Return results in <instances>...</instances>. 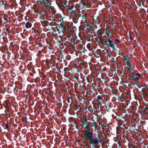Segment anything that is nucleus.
<instances>
[{
    "label": "nucleus",
    "instance_id": "obj_1",
    "mask_svg": "<svg viewBox=\"0 0 148 148\" xmlns=\"http://www.w3.org/2000/svg\"><path fill=\"white\" fill-rule=\"evenodd\" d=\"M89 126H86L85 128L86 130L84 131L85 134L84 136L85 137V139L87 141L89 140V144L94 148H98L99 146L98 145L99 144L102 143L103 141L101 140V138L99 134V130L97 131V134H93L92 132H90Z\"/></svg>",
    "mask_w": 148,
    "mask_h": 148
},
{
    "label": "nucleus",
    "instance_id": "obj_2",
    "mask_svg": "<svg viewBox=\"0 0 148 148\" xmlns=\"http://www.w3.org/2000/svg\"><path fill=\"white\" fill-rule=\"evenodd\" d=\"M69 6V5L68 7H66V8H67V9L71 11L72 14H73L75 15V10H73V8H75L76 10H77L76 7L74 5H71V6L70 7Z\"/></svg>",
    "mask_w": 148,
    "mask_h": 148
},
{
    "label": "nucleus",
    "instance_id": "obj_3",
    "mask_svg": "<svg viewBox=\"0 0 148 148\" xmlns=\"http://www.w3.org/2000/svg\"><path fill=\"white\" fill-rule=\"evenodd\" d=\"M107 41H108V42H109V43L108 44V46L109 45L110 47L114 49L115 50H116L117 49H116L114 48V47L115 46V45H114L112 43V42L113 41V39H107Z\"/></svg>",
    "mask_w": 148,
    "mask_h": 148
},
{
    "label": "nucleus",
    "instance_id": "obj_4",
    "mask_svg": "<svg viewBox=\"0 0 148 148\" xmlns=\"http://www.w3.org/2000/svg\"><path fill=\"white\" fill-rule=\"evenodd\" d=\"M67 3V1H64V2L62 1H60V3L62 5L63 7L64 8H65L66 7L69 5Z\"/></svg>",
    "mask_w": 148,
    "mask_h": 148
},
{
    "label": "nucleus",
    "instance_id": "obj_5",
    "mask_svg": "<svg viewBox=\"0 0 148 148\" xmlns=\"http://www.w3.org/2000/svg\"><path fill=\"white\" fill-rule=\"evenodd\" d=\"M81 123L83 125H85L86 126H90V123H89V122L87 121V118H85L84 119V121H82Z\"/></svg>",
    "mask_w": 148,
    "mask_h": 148
},
{
    "label": "nucleus",
    "instance_id": "obj_6",
    "mask_svg": "<svg viewBox=\"0 0 148 148\" xmlns=\"http://www.w3.org/2000/svg\"><path fill=\"white\" fill-rule=\"evenodd\" d=\"M79 107V106L78 105V103H77L73 104L72 108L75 110H76L78 109Z\"/></svg>",
    "mask_w": 148,
    "mask_h": 148
},
{
    "label": "nucleus",
    "instance_id": "obj_7",
    "mask_svg": "<svg viewBox=\"0 0 148 148\" xmlns=\"http://www.w3.org/2000/svg\"><path fill=\"white\" fill-rule=\"evenodd\" d=\"M58 6L59 7V8L60 10L62 11V12H64V10L63 7L62 5L60 3H57Z\"/></svg>",
    "mask_w": 148,
    "mask_h": 148
},
{
    "label": "nucleus",
    "instance_id": "obj_8",
    "mask_svg": "<svg viewBox=\"0 0 148 148\" xmlns=\"http://www.w3.org/2000/svg\"><path fill=\"white\" fill-rule=\"evenodd\" d=\"M46 3L47 4V5L48 7H50L51 5V1L50 0H45Z\"/></svg>",
    "mask_w": 148,
    "mask_h": 148
},
{
    "label": "nucleus",
    "instance_id": "obj_9",
    "mask_svg": "<svg viewBox=\"0 0 148 148\" xmlns=\"http://www.w3.org/2000/svg\"><path fill=\"white\" fill-rule=\"evenodd\" d=\"M25 26L27 28H30L32 26V24L29 22H27Z\"/></svg>",
    "mask_w": 148,
    "mask_h": 148
},
{
    "label": "nucleus",
    "instance_id": "obj_10",
    "mask_svg": "<svg viewBox=\"0 0 148 148\" xmlns=\"http://www.w3.org/2000/svg\"><path fill=\"white\" fill-rule=\"evenodd\" d=\"M86 26L87 27V28H86V29H82L84 30H87L88 31H90V27L87 24L86 25Z\"/></svg>",
    "mask_w": 148,
    "mask_h": 148
},
{
    "label": "nucleus",
    "instance_id": "obj_11",
    "mask_svg": "<svg viewBox=\"0 0 148 148\" xmlns=\"http://www.w3.org/2000/svg\"><path fill=\"white\" fill-rule=\"evenodd\" d=\"M105 33L106 34V36H109V33H110V29L109 28H108L107 29H106Z\"/></svg>",
    "mask_w": 148,
    "mask_h": 148
},
{
    "label": "nucleus",
    "instance_id": "obj_12",
    "mask_svg": "<svg viewBox=\"0 0 148 148\" xmlns=\"http://www.w3.org/2000/svg\"><path fill=\"white\" fill-rule=\"evenodd\" d=\"M74 119V118L72 117H70L69 119V122L70 123H72L73 122Z\"/></svg>",
    "mask_w": 148,
    "mask_h": 148
},
{
    "label": "nucleus",
    "instance_id": "obj_13",
    "mask_svg": "<svg viewBox=\"0 0 148 148\" xmlns=\"http://www.w3.org/2000/svg\"><path fill=\"white\" fill-rule=\"evenodd\" d=\"M3 128L4 129H8L9 128V126L8 124L6 123L5 125H4L3 126Z\"/></svg>",
    "mask_w": 148,
    "mask_h": 148
},
{
    "label": "nucleus",
    "instance_id": "obj_14",
    "mask_svg": "<svg viewBox=\"0 0 148 148\" xmlns=\"http://www.w3.org/2000/svg\"><path fill=\"white\" fill-rule=\"evenodd\" d=\"M97 38L99 39V41L102 44H103V40L101 37L98 36Z\"/></svg>",
    "mask_w": 148,
    "mask_h": 148
},
{
    "label": "nucleus",
    "instance_id": "obj_15",
    "mask_svg": "<svg viewBox=\"0 0 148 148\" xmlns=\"http://www.w3.org/2000/svg\"><path fill=\"white\" fill-rule=\"evenodd\" d=\"M97 101H98L99 100H102L103 99L102 96H97Z\"/></svg>",
    "mask_w": 148,
    "mask_h": 148
},
{
    "label": "nucleus",
    "instance_id": "obj_16",
    "mask_svg": "<svg viewBox=\"0 0 148 148\" xmlns=\"http://www.w3.org/2000/svg\"><path fill=\"white\" fill-rule=\"evenodd\" d=\"M61 59H64V51L61 52Z\"/></svg>",
    "mask_w": 148,
    "mask_h": 148
},
{
    "label": "nucleus",
    "instance_id": "obj_17",
    "mask_svg": "<svg viewBox=\"0 0 148 148\" xmlns=\"http://www.w3.org/2000/svg\"><path fill=\"white\" fill-rule=\"evenodd\" d=\"M107 42L108 41H107V40L106 41H103V44L106 45L107 47L108 48H109V47L108 46V44L107 43Z\"/></svg>",
    "mask_w": 148,
    "mask_h": 148
},
{
    "label": "nucleus",
    "instance_id": "obj_18",
    "mask_svg": "<svg viewBox=\"0 0 148 148\" xmlns=\"http://www.w3.org/2000/svg\"><path fill=\"white\" fill-rule=\"evenodd\" d=\"M97 32L98 34V35H100L101 36L102 35V32L100 30V29L98 30Z\"/></svg>",
    "mask_w": 148,
    "mask_h": 148
},
{
    "label": "nucleus",
    "instance_id": "obj_19",
    "mask_svg": "<svg viewBox=\"0 0 148 148\" xmlns=\"http://www.w3.org/2000/svg\"><path fill=\"white\" fill-rule=\"evenodd\" d=\"M9 101H10L8 100H6L5 101V102L7 105L8 106H9L10 104Z\"/></svg>",
    "mask_w": 148,
    "mask_h": 148
},
{
    "label": "nucleus",
    "instance_id": "obj_20",
    "mask_svg": "<svg viewBox=\"0 0 148 148\" xmlns=\"http://www.w3.org/2000/svg\"><path fill=\"white\" fill-rule=\"evenodd\" d=\"M41 3H42L41 5H42V6L45 7H48V6L47 5L45 4V3L42 1Z\"/></svg>",
    "mask_w": 148,
    "mask_h": 148
},
{
    "label": "nucleus",
    "instance_id": "obj_21",
    "mask_svg": "<svg viewBox=\"0 0 148 148\" xmlns=\"http://www.w3.org/2000/svg\"><path fill=\"white\" fill-rule=\"evenodd\" d=\"M60 38V41H59L58 42V45H63V43L62 42V38L61 37Z\"/></svg>",
    "mask_w": 148,
    "mask_h": 148
},
{
    "label": "nucleus",
    "instance_id": "obj_22",
    "mask_svg": "<svg viewBox=\"0 0 148 148\" xmlns=\"http://www.w3.org/2000/svg\"><path fill=\"white\" fill-rule=\"evenodd\" d=\"M27 118L26 117H23L22 120L23 122L27 123Z\"/></svg>",
    "mask_w": 148,
    "mask_h": 148
},
{
    "label": "nucleus",
    "instance_id": "obj_23",
    "mask_svg": "<svg viewBox=\"0 0 148 148\" xmlns=\"http://www.w3.org/2000/svg\"><path fill=\"white\" fill-rule=\"evenodd\" d=\"M61 31L62 33H64V32H65L66 31V29L64 26L63 27H62V28H61Z\"/></svg>",
    "mask_w": 148,
    "mask_h": 148
},
{
    "label": "nucleus",
    "instance_id": "obj_24",
    "mask_svg": "<svg viewBox=\"0 0 148 148\" xmlns=\"http://www.w3.org/2000/svg\"><path fill=\"white\" fill-rule=\"evenodd\" d=\"M141 92L142 93H143V95L145 96H147V94H146V92H145V91L144 90H142Z\"/></svg>",
    "mask_w": 148,
    "mask_h": 148
},
{
    "label": "nucleus",
    "instance_id": "obj_25",
    "mask_svg": "<svg viewBox=\"0 0 148 148\" xmlns=\"http://www.w3.org/2000/svg\"><path fill=\"white\" fill-rule=\"evenodd\" d=\"M126 64L128 65H129V66H131V62L129 60H127V62H126Z\"/></svg>",
    "mask_w": 148,
    "mask_h": 148
},
{
    "label": "nucleus",
    "instance_id": "obj_26",
    "mask_svg": "<svg viewBox=\"0 0 148 148\" xmlns=\"http://www.w3.org/2000/svg\"><path fill=\"white\" fill-rule=\"evenodd\" d=\"M70 44L71 45H70V47L73 50H74V51H75L76 50V49H75V46H72V45L70 43Z\"/></svg>",
    "mask_w": 148,
    "mask_h": 148
},
{
    "label": "nucleus",
    "instance_id": "obj_27",
    "mask_svg": "<svg viewBox=\"0 0 148 148\" xmlns=\"http://www.w3.org/2000/svg\"><path fill=\"white\" fill-rule=\"evenodd\" d=\"M128 5L130 6L132 8H134V6L130 2H129V3H128Z\"/></svg>",
    "mask_w": 148,
    "mask_h": 148
},
{
    "label": "nucleus",
    "instance_id": "obj_28",
    "mask_svg": "<svg viewBox=\"0 0 148 148\" xmlns=\"http://www.w3.org/2000/svg\"><path fill=\"white\" fill-rule=\"evenodd\" d=\"M116 141L117 142L118 144L120 145V142L119 141V138H116Z\"/></svg>",
    "mask_w": 148,
    "mask_h": 148
},
{
    "label": "nucleus",
    "instance_id": "obj_29",
    "mask_svg": "<svg viewBox=\"0 0 148 148\" xmlns=\"http://www.w3.org/2000/svg\"><path fill=\"white\" fill-rule=\"evenodd\" d=\"M139 77H134V78L133 79H134V80L135 81L137 82L138 81V80L139 79Z\"/></svg>",
    "mask_w": 148,
    "mask_h": 148
},
{
    "label": "nucleus",
    "instance_id": "obj_30",
    "mask_svg": "<svg viewBox=\"0 0 148 148\" xmlns=\"http://www.w3.org/2000/svg\"><path fill=\"white\" fill-rule=\"evenodd\" d=\"M65 17V16L62 17V16H61L60 17V21L62 22H64V21H63V19Z\"/></svg>",
    "mask_w": 148,
    "mask_h": 148
},
{
    "label": "nucleus",
    "instance_id": "obj_31",
    "mask_svg": "<svg viewBox=\"0 0 148 148\" xmlns=\"http://www.w3.org/2000/svg\"><path fill=\"white\" fill-rule=\"evenodd\" d=\"M106 126V124L105 123H103V125H102V129L103 130H104L105 127Z\"/></svg>",
    "mask_w": 148,
    "mask_h": 148
},
{
    "label": "nucleus",
    "instance_id": "obj_32",
    "mask_svg": "<svg viewBox=\"0 0 148 148\" xmlns=\"http://www.w3.org/2000/svg\"><path fill=\"white\" fill-rule=\"evenodd\" d=\"M93 90H94V92L93 93V94H95V95H97V92L96 90H95L94 88H93Z\"/></svg>",
    "mask_w": 148,
    "mask_h": 148
},
{
    "label": "nucleus",
    "instance_id": "obj_33",
    "mask_svg": "<svg viewBox=\"0 0 148 148\" xmlns=\"http://www.w3.org/2000/svg\"><path fill=\"white\" fill-rule=\"evenodd\" d=\"M81 4H82L83 5V6H84V7H85V6H86V5H85V3L84 2V1L82 0H81Z\"/></svg>",
    "mask_w": 148,
    "mask_h": 148
},
{
    "label": "nucleus",
    "instance_id": "obj_34",
    "mask_svg": "<svg viewBox=\"0 0 148 148\" xmlns=\"http://www.w3.org/2000/svg\"><path fill=\"white\" fill-rule=\"evenodd\" d=\"M64 26L62 25V24H60V25H59V26H58V27L59 28H60L61 29L62 28V27H64Z\"/></svg>",
    "mask_w": 148,
    "mask_h": 148
},
{
    "label": "nucleus",
    "instance_id": "obj_35",
    "mask_svg": "<svg viewBox=\"0 0 148 148\" xmlns=\"http://www.w3.org/2000/svg\"><path fill=\"white\" fill-rule=\"evenodd\" d=\"M92 26L93 27V29L92 31H93L95 29H96L97 28V27L94 24H92Z\"/></svg>",
    "mask_w": 148,
    "mask_h": 148
},
{
    "label": "nucleus",
    "instance_id": "obj_36",
    "mask_svg": "<svg viewBox=\"0 0 148 148\" xmlns=\"http://www.w3.org/2000/svg\"><path fill=\"white\" fill-rule=\"evenodd\" d=\"M97 101L98 103H97V105H98V106L99 107H101V103L99 101Z\"/></svg>",
    "mask_w": 148,
    "mask_h": 148
},
{
    "label": "nucleus",
    "instance_id": "obj_37",
    "mask_svg": "<svg viewBox=\"0 0 148 148\" xmlns=\"http://www.w3.org/2000/svg\"><path fill=\"white\" fill-rule=\"evenodd\" d=\"M128 76L130 77L129 78V80H131L134 78V76L131 77L130 76V75H128Z\"/></svg>",
    "mask_w": 148,
    "mask_h": 148
},
{
    "label": "nucleus",
    "instance_id": "obj_38",
    "mask_svg": "<svg viewBox=\"0 0 148 148\" xmlns=\"http://www.w3.org/2000/svg\"><path fill=\"white\" fill-rule=\"evenodd\" d=\"M77 19L75 18H73V22L75 23H77Z\"/></svg>",
    "mask_w": 148,
    "mask_h": 148
},
{
    "label": "nucleus",
    "instance_id": "obj_39",
    "mask_svg": "<svg viewBox=\"0 0 148 148\" xmlns=\"http://www.w3.org/2000/svg\"><path fill=\"white\" fill-rule=\"evenodd\" d=\"M3 30H5V31H4V33H6V34H7V32H9V29H7V28H6V29H5V28H4L3 29Z\"/></svg>",
    "mask_w": 148,
    "mask_h": 148
},
{
    "label": "nucleus",
    "instance_id": "obj_40",
    "mask_svg": "<svg viewBox=\"0 0 148 148\" xmlns=\"http://www.w3.org/2000/svg\"><path fill=\"white\" fill-rule=\"evenodd\" d=\"M93 126L94 127V128H95V129H97V130H99L98 129V128L97 127V126H96V125L95 124H94L93 125Z\"/></svg>",
    "mask_w": 148,
    "mask_h": 148
},
{
    "label": "nucleus",
    "instance_id": "obj_41",
    "mask_svg": "<svg viewBox=\"0 0 148 148\" xmlns=\"http://www.w3.org/2000/svg\"><path fill=\"white\" fill-rule=\"evenodd\" d=\"M135 74L136 75H137L139 77H140L142 76V75H140V74L138 73H135Z\"/></svg>",
    "mask_w": 148,
    "mask_h": 148
},
{
    "label": "nucleus",
    "instance_id": "obj_42",
    "mask_svg": "<svg viewBox=\"0 0 148 148\" xmlns=\"http://www.w3.org/2000/svg\"><path fill=\"white\" fill-rule=\"evenodd\" d=\"M18 89L16 88H14V92L15 93H17L18 91Z\"/></svg>",
    "mask_w": 148,
    "mask_h": 148
},
{
    "label": "nucleus",
    "instance_id": "obj_43",
    "mask_svg": "<svg viewBox=\"0 0 148 148\" xmlns=\"http://www.w3.org/2000/svg\"><path fill=\"white\" fill-rule=\"evenodd\" d=\"M113 34H112V33H109V36H107L109 38V39L110 38H111V36H112V35H113Z\"/></svg>",
    "mask_w": 148,
    "mask_h": 148
},
{
    "label": "nucleus",
    "instance_id": "obj_44",
    "mask_svg": "<svg viewBox=\"0 0 148 148\" xmlns=\"http://www.w3.org/2000/svg\"><path fill=\"white\" fill-rule=\"evenodd\" d=\"M129 147L130 148H135V147L134 146H133L132 144H131L130 145Z\"/></svg>",
    "mask_w": 148,
    "mask_h": 148
},
{
    "label": "nucleus",
    "instance_id": "obj_45",
    "mask_svg": "<svg viewBox=\"0 0 148 148\" xmlns=\"http://www.w3.org/2000/svg\"><path fill=\"white\" fill-rule=\"evenodd\" d=\"M4 2L3 1V0L2 1H0V5H4Z\"/></svg>",
    "mask_w": 148,
    "mask_h": 148
},
{
    "label": "nucleus",
    "instance_id": "obj_46",
    "mask_svg": "<svg viewBox=\"0 0 148 148\" xmlns=\"http://www.w3.org/2000/svg\"><path fill=\"white\" fill-rule=\"evenodd\" d=\"M127 67L128 68V71H129L130 72V71H131V70H130V68H131V66H127Z\"/></svg>",
    "mask_w": 148,
    "mask_h": 148
},
{
    "label": "nucleus",
    "instance_id": "obj_47",
    "mask_svg": "<svg viewBox=\"0 0 148 148\" xmlns=\"http://www.w3.org/2000/svg\"><path fill=\"white\" fill-rule=\"evenodd\" d=\"M43 23L45 24H48V21L47 20H45L43 21Z\"/></svg>",
    "mask_w": 148,
    "mask_h": 148
},
{
    "label": "nucleus",
    "instance_id": "obj_48",
    "mask_svg": "<svg viewBox=\"0 0 148 148\" xmlns=\"http://www.w3.org/2000/svg\"><path fill=\"white\" fill-rule=\"evenodd\" d=\"M88 101H89L91 100V98L90 97H87V99H86Z\"/></svg>",
    "mask_w": 148,
    "mask_h": 148
},
{
    "label": "nucleus",
    "instance_id": "obj_49",
    "mask_svg": "<svg viewBox=\"0 0 148 148\" xmlns=\"http://www.w3.org/2000/svg\"><path fill=\"white\" fill-rule=\"evenodd\" d=\"M96 52L97 55H100V52L99 51L97 50Z\"/></svg>",
    "mask_w": 148,
    "mask_h": 148
},
{
    "label": "nucleus",
    "instance_id": "obj_50",
    "mask_svg": "<svg viewBox=\"0 0 148 148\" xmlns=\"http://www.w3.org/2000/svg\"><path fill=\"white\" fill-rule=\"evenodd\" d=\"M142 111L143 112H145L146 111V110L145 108L142 109Z\"/></svg>",
    "mask_w": 148,
    "mask_h": 148
},
{
    "label": "nucleus",
    "instance_id": "obj_51",
    "mask_svg": "<svg viewBox=\"0 0 148 148\" xmlns=\"http://www.w3.org/2000/svg\"><path fill=\"white\" fill-rule=\"evenodd\" d=\"M90 45H89V44H88L87 45V48L88 49H89V48H90ZM90 51V50H89Z\"/></svg>",
    "mask_w": 148,
    "mask_h": 148
},
{
    "label": "nucleus",
    "instance_id": "obj_52",
    "mask_svg": "<svg viewBox=\"0 0 148 148\" xmlns=\"http://www.w3.org/2000/svg\"><path fill=\"white\" fill-rule=\"evenodd\" d=\"M110 106H107L106 107V110H108L110 109Z\"/></svg>",
    "mask_w": 148,
    "mask_h": 148
},
{
    "label": "nucleus",
    "instance_id": "obj_53",
    "mask_svg": "<svg viewBox=\"0 0 148 148\" xmlns=\"http://www.w3.org/2000/svg\"><path fill=\"white\" fill-rule=\"evenodd\" d=\"M3 18L4 20L5 21H7V19L6 18L5 16V15H4L3 16Z\"/></svg>",
    "mask_w": 148,
    "mask_h": 148
},
{
    "label": "nucleus",
    "instance_id": "obj_54",
    "mask_svg": "<svg viewBox=\"0 0 148 148\" xmlns=\"http://www.w3.org/2000/svg\"><path fill=\"white\" fill-rule=\"evenodd\" d=\"M111 60L113 62H114V58H112L111 59Z\"/></svg>",
    "mask_w": 148,
    "mask_h": 148
},
{
    "label": "nucleus",
    "instance_id": "obj_55",
    "mask_svg": "<svg viewBox=\"0 0 148 148\" xmlns=\"http://www.w3.org/2000/svg\"><path fill=\"white\" fill-rule=\"evenodd\" d=\"M125 58H126V59H127V60H129V56L128 55H127V56H125Z\"/></svg>",
    "mask_w": 148,
    "mask_h": 148
},
{
    "label": "nucleus",
    "instance_id": "obj_56",
    "mask_svg": "<svg viewBox=\"0 0 148 148\" xmlns=\"http://www.w3.org/2000/svg\"><path fill=\"white\" fill-rule=\"evenodd\" d=\"M130 73L132 74L133 75V76H134H134H135V73H134L133 72H132L131 71H130Z\"/></svg>",
    "mask_w": 148,
    "mask_h": 148
},
{
    "label": "nucleus",
    "instance_id": "obj_57",
    "mask_svg": "<svg viewBox=\"0 0 148 148\" xmlns=\"http://www.w3.org/2000/svg\"><path fill=\"white\" fill-rule=\"evenodd\" d=\"M1 132L3 133H5V132L4 131L3 129L1 130Z\"/></svg>",
    "mask_w": 148,
    "mask_h": 148
},
{
    "label": "nucleus",
    "instance_id": "obj_58",
    "mask_svg": "<svg viewBox=\"0 0 148 148\" xmlns=\"http://www.w3.org/2000/svg\"><path fill=\"white\" fill-rule=\"evenodd\" d=\"M144 85H142V86L143 87L145 86V87H148V86L146 85V84H145V83H144Z\"/></svg>",
    "mask_w": 148,
    "mask_h": 148
},
{
    "label": "nucleus",
    "instance_id": "obj_59",
    "mask_svg": "<svg viewBox=\"0 0 148 148\" xmlns=\"http://www.w3.org/2000/svg\"><path fill=\"white\" fill-rule=\"evenodd\" d=\"M67 102L69 103L70 102V98H67Z\"/></svg>",
    "mask_w": 148,
    "mask_h": 148
},
{
    "label": "nucleus",
    "instance_id": "obj_60",
    "mask_svg": "<svg viewBox=\"0 0 148 148\" xmlns=\"http://www.w3.org/2000/svg\"><path fill=\"white\" fill-rule=\"evenodd\" d=\"M115 41L116 42H119V40H118V39H116L115 40Z\"/></svg>",
    "mask_w": 148,
    "mask_h": 148
},
{
    "label": "nucleus",
    "instance_id": "obj_61",
    "mask_svg": "<svg viewBox=\"0 0 148 148\" xmlns=\"http://www.w3.org/2000/svg\"><path fill=\"white\" fill-rule=\"evenodd\" d=\"M125 129L126 130V132H128V128L127 127H125Z\"/></svg>",
    "mask_w": 148,
    "mask_h": 148
},
{
    "label": "nucleus",
    "instance_id": "obj_62",
    "mask_svg": "<svg viewBox=\"0 0 148 148\" xmlns=\"http://www.w3.org/2000/svg\"><path fill=\"white\" fill-rule=\"evenodd\" d=\"M115 24L114 23H112V26L113 27H115Z\"/></svg>",
    "mask_w": 148,
    "mask_h": 148
},
{
    "label": "nucleus",
    "instance_id": "obj_63",
    "mask_svg": "<svg viewBox=\"0 0 148 148\" xmlns=\"http://www.w3.org/2000/svg\"><path fill=\"white\" fill-rule=\"evenodd\" d=\"M143 114H144V115H146L148 114V113L147 112H143Z\"/></svg>",
    "mask_w": 148,
    "mask_h": 148
},
{
    "label": "nucleus",
    "instance_id": "obj_64",
    "mask_svg": "<svg viewBox=\"0 0 148 148\" xmlns=\"http://www.w3.org/2000/svg\"><path fill=\"white\" fill-rule=\"evenodd\" d=\"M71 40H72V42H75V40L74 39L71 38Z\"/></svg>",
    "mask_w": 148,
    "mask_h": 148
}]
</instances>
